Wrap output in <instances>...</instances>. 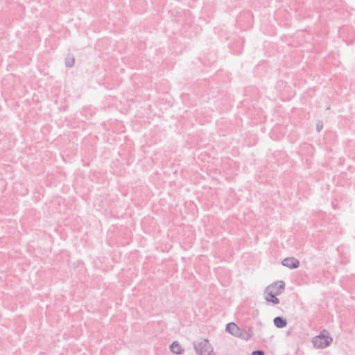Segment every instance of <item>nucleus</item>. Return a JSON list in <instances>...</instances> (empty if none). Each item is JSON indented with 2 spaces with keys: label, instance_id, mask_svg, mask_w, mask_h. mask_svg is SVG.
<instances>
[{
  "label": "nucleus",
  "instance_id": "f257e3e1",
  "mask_svg": "<svg viewBox=\"0 0 355 355\" xmlns=\"http://www.w3.org/2000/svg\"><path fill=\"white\" fill-rule=\"evenodd\" d=\"M285 290V283L283 281H277L266 287L265 300L273 304H278L279 300L276 297L282 294Z\"/></svg>",
  "mask_w": 355,
  "mask_h": 355
},
{
  "label": "nucleus",
  "instance_id": "f03ea898",
  "mask_svg": "<svg viewBox=\"0 0 355 355\" xmlns=\"http://www.w3.org/2000/svg\"><path fill=\"white\" fill-rule=\"evenodd\" d=\"M332 338L329 331L326 329L322 330L320 334L312 339L313 347L315 348L324 349L332 343Z\"/></svg>",
  "mask_w": 355,
  "mask_h": 355
},
{
  "label": "nucleus",
  "instance_id": "7ed1b4c3",
  "mask_svg": "<svg viewBox=\"0 0 355 355\" xmlns=\"http://www.w3.org/2000/svg\"><path fill=\"white\" fill-rule=\"evenodd\" d=\"M193 347L198 355H214L213 347L207 339L194 342Z\"/></svg>",
  "mask_w": 355,
  "mask_h": 355
},
{
  "label": "nucleus",
  "instance_id": "20e7f679",
  "mask_svg": "<svg viewBox=\"0 0 355 355\" xmlns=\"http://www.w3.org/2000/svg\"><path fill=\"white\" fill-rule=\"evenodd\" d=\"M282 263L290 269H295L300 266L299 260L295 257H286L282 260Z\"/></svg>",
  "mask_w": 355,
  "mask_h": 355
},
{
  "label": "nucleus",
  "instance_id": "39448f33",
  "mask_svg": "<svg viewBox=\"0 0 355 355\" xmlns=\"http://www.w3.org/2000/svg\"><path fill=\"white\" fill-rule=\"evenodd\" d=\"M253 336L254 331L252 327H248L245 329H241L237 338L244 340H249Z\"/></svg>",
  "mask_w": 355,
  "mask_h": 355
},
{
  "label": "nucleus",
  "instance_id": "423d86ee",
  "mask_svg": "<svg viewBox=\"0 0 355 355\" xmlns=\"http://www.w3.org/2000/svg\"><path fill=\"white\" fill-rule=\"evenodd\" d=\"M225 330L231 335L238 337L241 329L234 322H230L226 325Z\"/></svg>",
  "mask_w": 355,
  "mask_h": 355
},
{
  "label": "nucleus",
  "instance_id": "0eeeda50",
  "mask_svg": "<svg viewBox=\"0 0 355 355\" xmlns=\"http://www.w3.org/2000/svg\"><path fill=\"white\" fill-rule=\"evenodd\" d=\"M274 324L277 328H284L287 324V321L286 319L281 316H277L273 320Z\"/></svg>",
  "mask_w": 355,
  "mask_h": 355
},
{
  "label": "nucleus",
  "instance_id": "6e6552de",
  "mask_svg": "<svg viewBox=\"0 0 355 355\" xmlns=\"http://www.w3.org/2000/svg\"><path fill=\"white\" fill-rule=\"evenodd\" d=\"M171 351L175 354H181L182 353V349L181 345L178 341H173L170 346Z\"/></svg>",
  "mask_w": 355,
  "mask_h": 355
},
{
  "label": "nucleus",
  "instance_id": "1a4fd4ad",
  "mask_svg": "<svg viewBox=\"0 0 355 355\" xmlns=\"http://www.w3.org/2000/svg\"><path fill=\"white\" fill-rule=\"evenodd\" d=\"M75 62L74 56L72 54H68L65 59V64L67 67H72Z\"/></svg>",
  "mask_w": 355,
  "mask_h": 355
},
{
  "label": "nucleus",
  "instance_id": "9d476101",
  "mask_svg": "<svg viewBox=\"0 0 355 355\" xmlns=\"http://www.w3.org/2000/svg\"><path fill=\"white\" fill-rule=\"evenodd\" d=\"M264 354H265L264 351L257 349V350L252 351V352L251 353V355H264Z\"/></svg>",
  "mask_w": 355,
  "mask_h": 355
},
{
  "label": "nucleus",
  "instance_id": "9b49d317",
  "mask_svg": "<svg viewBox=\"0 0 355 355\" xmlns=\"http://www.w3.org/2000/svg\"><path fill=\"white\" fill-rule=\"evenodd\" d=\"M322 125H320L319 123H318V124H317V130H318V132H320V130L322 129Z\"/></svg>",
  "mask_w": 355,
  "mask_h": 355
},
{
  "label": "nucleus",
  "instance_id": "f8f14e48",
  "mask_svg": "<svg viewBox=\"0 0 355 355\" xmlns=\"http://www.w3.org/2000/svg\"><path fill=\"white\" fill-rule=\"evenodd\" d=\"M277 288H278V286H277V287L274 289V291L277 290Z\"/></svg>",
  "mask_w": 355,
  "mask_h": 355
}]
</instances>
